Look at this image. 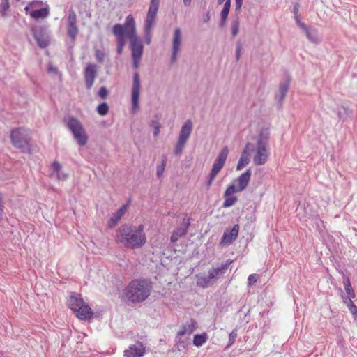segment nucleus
Listing matches in <instances>:
<instances>
[{
    "label": "nucleus",
    "mask_w": 357,
    "mask_h": 357,
    "mask_svg": "<svg viewBox=\"0 0 357 357\" xmlns=\"http://www.w3.org/2000/svg\"><path fill=\"white\" fill-rule=\"evenodd\" d=\"M116 241L126 248L137 249L144 245L146 241L144 233V225L136 227L126 223L121 225L116 231Z\"/></svg>",
    "instance_id": "f257e3e1"
},
{
    "label": "nucleus",
    "mask_w": 357,
    "mask_h": 357,
    "mask_svg": "<svg viewBox=\"0 0 357 357\" xmlns=\"http://www.w3.org/2000/svg\"><path fill=\"white\" fill-rule=\"evenodd\" d=\"M152 288V282L150 280L134 279L123 290V296L132 303H140L149 298Z\"/></svg>",
    "instance_id": "f03ea898"
},
{
    "label": "nucleus",
    "mask_w": 357,
    "mask_h": 357,
    "mask_svg": "<svg viewBox=\"0 0 357 357\" xmlns=\"http://www.w3.org/2000/svg\"><path fill=\"white\" fill-rule=\"evenodd\" d=\"M251 176L252 171L249 168L235 180L238 183L237 187L234 184H230L227 186L223 195L225 198L222 204L223 208H229L235 204L237 202V197L231 195L244 190L249 184Z\"/></svg>",
    "instance_id": "7ed1b4c3"
},
{
    "label": "nucleus",
    "mask_w": 357,
    "mask_h": 357,
    "mask_svg": "<svg viewBox=\"0 0 357 357\" xmlns=\"http://www.w3.org/2000/svg\"><path fill=\"white\" fill-rule=\"evenodd\" d=\"M135 20L132 14H129L125 20L124 24H116L113 26L112 32L116 38L117 45L125 46L126 39L130 41L136 33Z\"/></svg>",
    "instance_id": "20e7f679"
},
{
    "label": "nucleus",
    "mask_w": 357,
    "mask_h": 357,
    "mask_svg": "<svg viewBox=\"0 0 357 357\" xmlns=\"http://www.w3.org/2000/svg\"><path fill=\"white\" fill-rule=\"evenodd\" d=\"M67 305L81 320H90L93 316L92 310L79 294L72 292L67 301Z\"/></svg>",
    "instance_id": "39448f33"
},
{
    "label": "nucleus",
    "mask_w": 357,
    "mask_h": 357,
    "mask_svg": "<svg viewBox=\"0 0 357 357\" xmlns=\"http://www.w3.org/2000/svg\"><path fill=\"white\" fill-rule=\"evenodd\" d=\"M29 130L24 127L14 128L10 132V140L13 146L19 149L22 153L31 151Z\"/></svg>",
    "instance_id": "423d86ee"
},
{
    "label": "nucleus",
    "mask_w": 357,
    "mask_h": 357,
    "mask_svg": "<svg viewBox=\"0 0 357 357\" xmlns=\"http://www.w3.org/2000/svg\"><path fill=\"white\" fill-rule=\"evenodd\" d=\"M232 262V260L228 259L225 263L222 264L220 266L210 269L208 271V275H203L197 278V285L203 289L213 285L217 280L225 273L226 271Z\"/></svg>",
    "instance_id": "0eeeda50"
},
{
    "label": "nucleus",
    "mask_w": 357,
    "mask_h": 357,
    "mask_svg": "<svg viewBox=\"0 0 357 357\" xmlns=\"http://www.w3.org/2000/svg\"><path fill=\"white\" fill-rule=\"evenodd\" d=\"M66 125L77 144L81 146H85L88 141V137L80 121L74 116H70L68 118Z\"/></svg>",
    "instance_id": "6e6552de"
},
{
    "label": "nucleus",
    "mask_w": 357,
    "mask_h": 357,
    "mask_svg": "<svg viewBox=\"0 0 357 357\" xmlns=\"http://www.w3.org/2000/svg\"><path fill=\"white\" fill-rule=\"evenodd\" d=\"M192 130V123L190 119H188L185 121L183 125L182 126L179 135L178 142L174 148V154L176 155H181L184 147L185 146L186 142L189 139L190 134Z\"/></svg>",
    "instance_id": "1a4fd4ad"
},
{
    "label": "nucleus",
    "mask_w": 357,
    "mask_h": 357,
    "mask_svg": "<svg viewBox=\"0 0 357 357\" xmlns=\"http://www.w3.org/2000/svg\"><path fill=\"white\" fill-rule=\"evenodd\" d=\"M160 0H151L149 8L146 16L144 31L149 33L155 24L157 13L159 9Z\"/></svg>",
    "instance_id": "9d476101"
},
{
    "label": "nucleus",
    "mask_w": 357,
    "mask_h": 357,
    "mask_svg": "<svg viewBox=\"0 0 357 357\" xmlns=\"http://www.w3.org/2000/svg\"><path fill=\"white\" fill-rule=\"evenodd\" d=\"M140 76L137 71L133 74V82L131 91L132 109L135 110L139 107V100L140 93Z\"/></svg>",
    "instance_id": "9b49d317"
},
{
    "label": "nucleus",
    "mask_w": 357,
    "mask_h": 357,
    "mask_svg": "<svg viewBox=\"0 0 357 357\" xmlns=\"http://www.w3.org/2000/svg\"><path fill=\"white\" fill-rule=\"evenodd\" d=\"M67 22V34L74 42L78 34V26L77 25V15L73 8L69 10Z\"/></svg>",
    "instance_id": "f8f14e48"
},
{
    "label": "nucleus",
    "mask_w": 357,
    "mask_h": 357,
    "mask_svg": "<svg viewBox=\"0 0 357 357\" xmlns=\"http://www.w3.org/2000/svg\"><path fill=\"white\" fill-rule=\"evenodd\" d=\"M31 31L38 45L40 48H45L49 45V37L46 29L43 26L34 27Z\"/></svg>",
    "instance_id": "ddd939ff"
},
{
    "label": "nucleus",
    "mask_w": 357,
    "mask_h": 357,
    "mask_svg": "<svg viewBox=\"0 0 357 357\" xmlns=\"http://www.w3.org/2000/svg\"><path fill=\"white\" fill-rule=\"evenodd\" d=\"M97 75V66L93 63H88L84 70L85 86L87 90L92 88Z\"/></svg>",
    "instance_id": "4468645a"
},
{
    "label": "nucleus",
    "mask_w": 357,
    "mask_h": 357,
    "mask_svg": "<svg viewBox=\"0 0 357 357\" xmlns=\"http://www.w3.org/2000/svg\"><path fill=\"white\" fill-rule=\"evenodd\" d=\"M268 146L257 144L256 155L253 158V162L256 165H264L269 156Z\"/></svg>",
    "instance_id": "2eb2a0df"
},
{
    "label": "nucleus",
    "mask_w": 357,
    "mask_h": 357,
    "mask_svg": "<svg viewBox=\"0 0 357 357\" xmlns=\"http://www.w3.org/2000/svg\"><path fill=\"white\" fill-rule=\"evenodd\" d=\"M181 43V30L177 27L174 29L173 40H172V50L171 56V63L176 62L178 54L180 52V46Z\"/></svg>",
    "instance_id": "dca6fc26"
},
{
    "label": "nucleus",
    "mask_w": 357,
    "mask_h": 357,
    "mask_svg": "<svg viewBox=\"0 0 357 357\" xmlns=\"http://www.w3.org/2000/svg\"><path fill=\"white\" fill-rule=\"evenodd\" d=\"M146 353V348L144 344L138 341L135 344H130L124 351L125 357H143Z\"/></svg>",
    "instance_id": "f3484780"
},
{
    "label": "nucleus",
    "mask_w": 357,
    "mask_h": 357,
    "mask_svg": "<svg viewBox=\"0 0 357 357\" xmlns=\"http://www.w3.org/2000/svg\"><path fill=\"white\" fill-rule=\"evenodd\" d=\"M190 225V219L184 218L181 225L173 231L170 238L171 242L175 243L179 238L185 236L188 232Z\"/></svg>",
    "instance_id": "a211bd4d"
},
{
    "label": "nucleus",
    "mask_w": 357,
    "mask_h": 357,
    "mask_svg": "<svg viewBox=\"0 0 357 357\" xmlns=\"http://www.w3.org/2000/svg\"><path fill=\"white\" fill-rule=\"evenodd\" d=\"M291 77L289 75H287L286 79L280 83L278 93L275 94V100L280 106L282 105L287 93L288 92Z\"/></svg>",
    "instance_id": "6ab92c4d"
},
{
    "label": "nucleus",
    "mask_w": 357,
    "mask_h": 357,
    "mask_svg": "<svg viewBox=\"0 0 357 357\" xmlns=\"http://www.w3.org/2000/svg\"><path fill=\"white\" fill-rule=\"evenodd\" d=\"M229 153V149L227 146H224L220 152L219 153L218 155L215 158L214 163L212 165L211 170L216 172L217 173H219L220 171L224 167V165L226 162V160L227 158Z\"/></svg>",
    "instance_id": "aec40b11"
},
{
    "label": "nucleus",
    "mask_w": 357,
    "mask_h": 357,
    "mask_svg": "<svg viewBox=\"0 0 357 357\" xmlns=\"http://www.w3.org/2000/svg\"><path fill=\"white\" fill-rule=\"evenodd\" d=\"M240 227L238 224L231 229H226L221 239V244L231 245L238 237Z\"/></svg>",
    "instance_id": "412c9836"
},
{
    "label": "nucleus",
    "mask_w": 357,
    "mask_h": 357,
    "mask_svg": "<svg viewBox=\"0 0 357 357\" xmlns=\"http://www.w3.org/2000/svg\"><path fill=\"white\" fill-rule=\"evenodd\" d=\"M132 57H142L144 45L140 38L137 36V32L130 42Z\"/></svg>",
    "instance_id": "4be33fe9"
},
{
    "label": "nucleus",
    "mask_w": 357,
    "mask_h": 357,
    "mask_svg": "<svg viewBox=\"0 0 357 357\" xmlns=\"http://www.w3.org/2000/svg\"><path fill=\"white\" fill-rule=\"evenodd\" d=\"M128 202L122 205L109 219L108 227L110 229L114 228L125 214L128 206Z\"/></svg>",
    "instance_id": "5701e85b"
},
{
    "label": "nucleus",
    "mask_w": 357,
    "mask_h": 357,
    "mask_svg": "<svg viewBox=\"0 0 357 357\" xmlns=\"http://www.w3.org/2000/svg\"><path fill=\"white\" fill-rule=\"evenodd\" d=\"M231 0L225 1L223 8L220 13V20L219 22V26L220 28H224L226 25L228 15L231 8Z\"/></svg>",
    "instance_id": "b1692460"
},
{
    "label": "nucleus",
    "mask_w": 357,
    "mask_h": 357,
    "mask_svg": "<svg viewBox=\"0 0 357 357\" xmlns=\"http://www.w3.org/2000/svg\"><path fill=\"white\" fill-rule=\"evenodd\" d=\"M197 328V321L191 319L189 324H183L180 330L178 331V335H185V334L190 335Z\"/></svg>",
    "instance_id": "393cba45"
},
{
    "label": "nucleus",
    "mask_w": 357,
    "mask_h": 357,
    "mask_svg": "<svg viewBox=\"0 0 357 357\" xmlns=\"http://www.w3.org/2000/svg\"><path fill=\"white\" fill-rule=\"evenodd\" d=\"M303 31L310 42L313 43H318L320 42L318 31L315 28L307 26L306 29L303 30Z\"/></svg>",
    "instance_id": "a878e982"
},
{
    "label": "nucleus",
    "mask_w": 357,
    "mask_h": 357,
    "mask_svg": "<svg viewBox=\"0 0 357 357\" xmlns=\"http://www.w3.org/2000/svg\"><path fill=\"white\" fill-rule=\"evenodd\" d=\"M183 335H177L175 337V345L174 347L179 351H184L187 347L190 344L189 340L188 337H183Z\"/></svg>",
    "instance_id": "bb28decb"
},
{
    "label": "nucleus",
    "mask_w": 357,
    "mask_h": 357,
    "mask_svg": "<svg viewBox=\"0 0 357 357\" xmlns=\"http://www.w3.org/2000/svg\"><path fill=\"white\" fill-rule=\"evenodd\" d=\"M30 16L33 19H43L48 16V7L41 8L37 10H33L29 13Z\"/></svg>",
    "instance_id": "cd10ccee"
},
{
    "label": "nucleus",
    "mask_w": 357,
    "mask_h": 357,
    "mask_svg": "<svg viewBox=\"0 0 357 357\" xmlns=\"http://www.w3.org/2000/svg\"><path fill=\"white\" fill-rule=\"evenodd\" d=\"M270 137V132L268 129H262L259 134L257 144H262L268 146V140Z\"/></svg>",
    "instance_id": "c85d7f7f"
},
{
    "label": "nucleus",
    "mask_w": 357,
    "mask_h": 357,
    "mask_svg": "<svg viewBox=\"0 0 357 357\" xmlns=\"http://www.w3.org/2000/svg\"><path fill=\"white\" fill-rule=\"evenodd\" d=\"M343 284L347 296L351 298H355L356 295L348 276H343Z\"/></svg>",
    "instance_id": "c756f323"
},
{
    "label": "nucleus",
    "mask_w": 357,
    "mask_h": 357,
    "mask_svg": "<svg viewBox=\"0 0 357 357\" xmlns=\"http://www.w3.org/2000/svg\"><path fill=\"white\" fill-rule=\"evenodd\" d=\"M167 157L166 155H162L161 157V162L156 167V176L158 178H160L163 176V173L166 167Z\"/></svg>",
    "instance_id": "7c9ffc66"
},
{
    "label": "nucleus",
    "mask_w": 357,
    "mask_h": 357,
    "mask_svg": "<svg viewBox=\"0 0 357 357\" xmlns=\"http://www.w3.org/2000/svg\"><path fill=\"white\" fill-rule=\"evenodd\" d=\"M208 335L206 333L196 334L193 337V344L196 347L202 346L207 340Z\"/></svg>",
    "instance_id": "2f4dec72"
},
{
    "label": "nucleus",
    "mask_w": 357,
    "mask_h": 357,
    "mask_svg": "<svg viewBox=\"0 0 357 357\" xmlns=\"http://www.w3.org/2000/svg\"><path fill=\"white\" fill-rule=\"evenodd\" d=\"M239 27L240 20L239 18L237 17L231 22V31L233 37H235L238 35L239 32Z\"/></svg>",
    "instance_id": "473e14b6"
},
{
    "label": "nucleus",
    "mask_w": 357,
    "mask_h": 357,
    "mask_svg": "<svg viewBox=\"0 0 357 357\" xmlns=\"http://www.w3.org/2000/svg\"><path fill=\"white\" fill-rule=\"evenodd\" d=\"M250 160L248 156L241 155L240 159L236 165V170L240 171L244 167H245L249 162Z\"/></svg>",
    "instance_id": "72a5a7b5"
},
{
    "label": "nucleus",
    "mask_w": 357,
    "mask_h": 357,
    "mask_svg": "<svg viewBox=\"0 0 357 357\" xmlns=\"http://www.w3.org/2000/svg\"><path fill=\"white\" fill-rule=\"evenodd\" d=\"M96 111L100 116H105L109 112V106L106 102L100 103L96 108Z\"/></svg>",
    "instance_id": "f704fd0d"
},
{
    "label": "nucleus",
    "mask_w": 357,
    "mask_h": 357,
    "mask_svg": "<svg viewBox=\"0 0 357 357\" xmlns=\"http://www.w3.org/2000/svg\"><path fill=\"white\" fill-rule=\"evenodd\" d=\"M236 337H237V330L234 329L229 335V342L226 347L227 348H229L235 342Z\"/></svg>",
    "instance_id": "c9c22d12"
},
{
    "label": "nucleus",
    "mask_w": 357,
    "mask_h": 357,
    "mask_svg": "<svg viewBox=\"0 0 357 357\" xmlns=\"http://www.w3.org/2000/svg\"><path fill=\"white\" fill-rule=\"evenodd\" d=\"M4 208L3 195L0 192V221L3 220Z\"/></svg>",
    "instance_id": "e433bc0d"
},
{
    "label": "nucleus",
    "mask_w": 357,
    "mask_h": 357,
    "mask_svg": "<svg viewBox=\"0 0 357 357\" xmlns=\"http://www.w3.org/2000/svg\"><path fill=\"white\" fill-rule=\"evenodd\" d=\"M95 56L99 63H102L105 58V53L100 50H96Z\"/></svg>",
    "instance_id": "4c0bfd02"
},
{
    "label": "nucleus",
    "mask_w": 357,
    "mask_h": 357,
    "mask_svg": "<svg viewBox=\"0 0 357 357\" xmlns=\"http://www.w3.org/2000/svg\"><path fill=\"white\" fill-rule=\"evenodd\" d=\"M10 7L9 0H2L1 4V8L2 15H4L5 13L8 10Z\"/></svg>",
    "instance_id": "58836bf2"
},
{
    "label": "nucleus",
    "mask_w": 357,
    "mask_h": 357,
    "mask_svg": "<svg viewBox=\"0 0 357 357\" xmlns=\"http://www.w3.org/2000/svg\"><path fill=\"white\" fill-rule=\"evenodd\" d=\"M108 90L105 86H102L98 91V96L102 98L105 99L108 95Z\"/></svg>",
    "instance_id": "ea45409f"
},
{
    "label": "nucleus",
    "mask_w": 357,
    "mask_h": 357,
    "mask_svg": "<svg viewBox=\"0 0 357 357\" xmlns=\"http://www.w3.org/2000/svg\"><path fill=\"white\" fill-rule=\"evenodd\" d=\"M152 126L154 128L153 135L155 137H156L159 134V132H160V125L158 123V121H152Z\"/></svg>",
    "instance_id": "a19ab883"
},
{
    "label": "nucleus",
    "mask_w": 357,
    "mask_h": 357,
    "mask_svg": "<svg viewBox=\"0 0 357 357\" xmlns=\"http://www.w3.org/2000/svg\"><path fill=\"white\" fill-rule=\"evenodd\" d=\"M241 49H242L241 43L240 42H238L236 43V61H238L240 59Z\"/></svg>",
    "instance_id": "79ce46f5"
},
{
    "label": "nucleus",
    "mask_w": 357,
    "mask_h": 357,
    "mask_svg": "<svg viewBox=\"0 0 357 357\" xmlns=\"http://www.w3.org/2000/svg\"><path fill=\"white\" fill-rule=\"evenodd\" d=\"M52 168L53 171L57 174L59 172L61 171V165L58 161H54L52 164Z\"/></svg>",
    "instance_id": "37998d69"
},
{
    "label": "nucleus",
    "mask_w": 357,
    "mask_h": 357,
    "mask_svg": "<svg viewBox=\"0 0 357 357\" xmlns=\"http://www.w3.org/2000/svg\"><path fill=\"white\" fill-rule=\"evenodd\" d=\"M56 176L57 178L60 181H66L68 178V174L61 171L59 172Z\"/></svg>",
    "instance_id": "c03bdc74"
},
{
    "label": "nucleus",
    "mask_w": 357,
    "mask_h": 357,
    "mask_svg": "<svg viewBox=\"0 0 357 357\" xmlns=\"http://www.w3.org/2000/svg\"><path fill=\"white\" fill-rule=\"evenodd\" d=\"M300 7H301V6H300L299 3H298V2L294 3L293 13H294V17H297L298 16Z\"/></svg>",
    "instance_id": "a18cd8bd"
},
{
    "label": "nucleus",
    "mask_w": 357,
    "mask_h": 357,
    "mask_svg": "<svg viewBox=\"0 0 357 357\" xmlns=\"http://www.w3.org/2000/svg\"><path fill=\"white\" fill-rule=\"evenodd\" d=\"M294 20L297 24V25L303 31L305 29H306V28L307 27V26L306 24H305L304 23H303L300 18H299V16H298L297 17H294Z\"/></svg>",
    "instance_id": "49530a36"
},
{
    "label": "nucleus",
    "mask_w": 357,
    "mask_h": 357,
    "mask_svg": "<svg viewBox=\"0 0 357 357\" xmlns=\"http://www.w3.org/2000/svg\"><path fill=\"white\" fill-rule=\"evenodd\" d=\"M132 66L133 68L137 70L139 67V62L142 59V57H132Z\"/></svg>",
    "instance_id": "de8ad7c7"
},
{
    "label": "nucleus",
    "mask_w": 357,
    "mask_h": 357,
    "mask_svg": "<svg viewBox=\"0 0 357 357\" xmlns=\"http://www.w3.org/2000/svg\"><path fill=\"white\" fill-rule=\"evenodd\" d=\"M257 282V277L255 274H251L248 276V283L249 285H252Z\"/></svg>",
    "instance_id": "09e8293b"
},
{
    "label": "nucleus",
    "mask_w": 357,
    "mask_h": 357,
    "mask_svg": "<svg viewBox=\"0 0 357 357\" xmlns=\"http://www.w3.org/2000/svg\"><path fill=\"white\" fill-rule=\"evenodd\" d=\"M342 300H343L344 303H345L347 305L348 307L350 306V303H354L351 301V299L353 298L351 297H349L348 296H346L344 295H342Z\"/></svg>",
    "instance_id": "8fccbe9b"
},
{
    "label": "nucleus",
    "mask_w": 357,
    "mask_h": 357,
    "mask_svg": "<svg viewBox=\"0 0 357 357\" xmlns=\"http://www.w3.org/2000/svg\"><path fill=\"white\" fill-rule=\"evenodd\" d=\"M235 1H236L235 10L236 12H240L241 6L243 5V0H235Z\"/></svg>",
    "instance_id": "3c124183"
},
{
    "label": "nucleus",
    "mask_w": 357,
    "mask_h": 357,
    "mask_svg": "<svg viewBox=\"0 0 357 357\" xmlns=\"http://www.w3.org/2000/svg\"><path fill=\"white\" fill-rule=\"evenodd\" d=\"M48 72L54 73V74H56L58 73V69L56 67H54L52 65H50L48 66Z\"/></svg>",
    "instance_id": "603ef678"
},
{
    "label": "nucleus",
    "mask_w": 357,
    "mask_h": 357,
    "mask_svg": "<svg viewBox=\"0 0 357 357\" xmlns=\"http://www.w3.org/2000/svg\"><path fill=\"white\" fill-rule=\"evenodd\" d=\"M218 174V173H217L216 172H214V171L211 170L210 174H209V175H208V178L211 179L212 181H214V179L215 178V177H216Z\"/></svg>",
    "instance_id": "864d4df0"
},
{
    "label": "nucleus",
    "mask_w": 357,
    "mask_h": 357,
    "mask_svg": "<svg viewBox=\"0 0 357 357\" xmlns=\"http://www.w3.org/2000/svg\"><path fill=\"white\" fill-rule=\"evenodd\" d=\"M245 149L248 150V151H253L254 149H255V146H254V144L250 143V142H248L245 147H244Z\"/></svg>",
    "instance_id": "5fc2aeb1"
},
{
    "label": "nucleus",
    "mask_w": 357,
    "mask_h": 357,
    "mask_svg": "<svg viewBox=\"0 0 357 357\" xmlns=\"http://www.w3.org/2000/svg\"><path fill=\"white\" fill-rule=\"evenodd\" d=\"M124 47L125 46H123L121 45H117L116 52H117L118 55H121L122 54Z\"/></svg>",
    "instance_id": "6e6d98bb"
},
{
    "label": "nucleus",
    "mask_w": 357,
    "mask_h": 357,
    "mask_svg": "<svg viewBox=\"0 0 357 357\" xmlns=\"http://www.w3.org/2000/svg\"><path fill=\"white\" fill-rule=\"evenodd\" d=\"M210 20V14L208 12L204 17V23H207Z\"/></svg>",
    "instance_id": "4d7b16f0"
},
{
    "label": "nucleus",
    "mask_w": 357,
    "mask_h": 357,
    "mask_svg": "<svg viewBox=\"0 0 357 357\" xmlns=\"http://www.w3.org/2000/svg\"><path fill=\"white\" fill-rule=\"evenodd\" d=\"M213 181L211 179H208L207 178L206 181V188L207 189H209L210 187L211 186L212 183H213Z\"/></svg>",
    "instance_id": "13d9d810"
},
{
    "label": "nucleus",
    "mask_w": 357,
    "mask_h": 357,
    "mask_svg": "<svg viewBox=\"0 0 357 357\" xmlns=\"http://www.w3.org/2000/svg\"><path fill=\"white\" fill-rule=\"evenodd\" d=\"M145 33H146L145 41H146V43L147 44H149V43H151V37H150V36H149V33H150V32L146 33V32L145 31Z\"/></svg>",
    "instance_id": "bf43d9fd"
},
{
    "label": "nucleus",
    "mask_w": 357,
    "mask_h": 357,
    "mask_svg": "<svg viewBox=\"0 0 357 357\" xmlns=\"http://www.w3.org/2000/svg\"><path fill=\"white\" fill-rule=\"evenodd\" d=\"M248 152H249L248 150H247V149H245L244 148V149H243V152L241 153V155L248 156L249 157V153Z\"/></svg>",
    "instance_id": "052dcab7"
},
{
    "label": "nucleus",
    "mask_w": 357,
    "mask_h": 357,
    "mask_svg": "<svg viewBox=\"0 0 357 357\" xmlns=\"http://www.w3.org/2000/svg\"><path fill=\"white\" fill-rule=\"evenodd\" d=\"M191 3V0H183V3L185 6H189Z\"/></svg>",
    "instance_id": "680f3d73"
},
{
    "label": "nucleus",
    "mask_w": 357,
    "mask_h": 357,
    "mask_svg": "<svg viewBox=\"0 0 357 357\" xmlns=\"http://www.w3.org/2000/svg\"><path fill=\"white\" fill-rule=\"evenodd\" d=\"M24 10H25L26 14H28V12H29V6H26L24 8Z\"/></svg>",
    "instance_id": "e2e57ef3"
}]
</instances>
